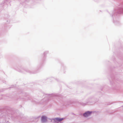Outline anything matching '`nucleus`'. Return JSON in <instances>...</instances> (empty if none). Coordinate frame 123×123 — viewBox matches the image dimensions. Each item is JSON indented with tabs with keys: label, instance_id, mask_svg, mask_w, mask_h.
<instances>
[{
	"label": "nucleus",
	"instance_id": "f257e3e1",
	"mask_svg": "<svg viewBox=\"0 0 123 123\" xmlns=\"http://www.w3.org/2000/svg\"><path fill=\"white\" fill-rule=\"evenodd\" d=\"M50 120V122H52L53 120L54 122L56 123L57 121L60 122L63 120L64 119V118H61L60 117H56L52 119L48 118Z\"/></svg>",
	"mask_w": 123,
	"mask_h": 123
},
{
	"label": "nucleus",
	"instance_id": "20e7f679",
	"mask_svg": "<svg viewBox=\"0 0 123 123\" xmlns=\"http://www.w3.org/2000/svg\"><path fill=\"white\" fill-rule=\"evenodd\" d=\"M118 13H123V7H121L120 8L119 10Z\"/></svg>",
	"mask_w": 123,
	"mask_h": 123
},
{
	"label": "nucleus",
	"instance_id": "423d86ee",
	"mask_svg": "<svg viewBox=\"0 0 123 123\" xmlns=\"http://www.w3.org/2000/svg\"><path fill=\"white\" fill-rule=\"evenodd\" d=\"M45 99H43V100H45Z\"/></svg>",
	"mask_w": 123,
	"mask_h": 123
},
{
	"label": "nucleus",
	"instance_id": "7ed1b4c3",
	"mask_svg": "<svg viewBox=\"0 0 123 123\" xmlns=\"http://www.w3.org/2000/svg\"><path fill=\"white\" fill-rule=\"evenodd\" d=\"M47 117L44 116H42L41 117V122L42 123H44L47 121Z\"/></svg>",
	"mask_w": 123,
	"mask_h": 123
},
{
	"label": "nucleus",
	"instance_id": "f03ea898",
	"mask_svg": "<svg viewBox=\"0 0 123 123\" xmlns=\"http://www.w3.org/2000/svg\"><path fill=\"white\" fill-rule=\"evenodd\" d=\"M92 113V111H87L83 113V116L85 117H87L90 116Z\"/></svg>",
	"mask_w": 123,
	"mask_h": 123
},
{
	"label": "nucleus",
	"instance_id": "0eeeda50",
	"mask_svg": "<svg viewBox=\"0 0 123 123\" xmlns=\"http://www.w3.org/2000/svg\"><path fill=\"white\" fill-rule=\"evenodd\" d=\"M87 103L88 104V103Z\"/></svg>",
	"mask_w": 123,
	"mask_h": 123
},
{
	"label": "nucleus",
	"instance_id": "39448f33",
	"mask_svg": "<svg viewBox=\"0 0 123 123\" xmlns=\"http://www.w3.org/2000/svg\"><path fill=\"white\" fill-rule=\"evenodd\" d=\"M48 51H45L44 53V55H45L46 54L48 53Z\"/></svg>",
	"mask_w": 123,
	"mask_h": 123
}]
</instances>
